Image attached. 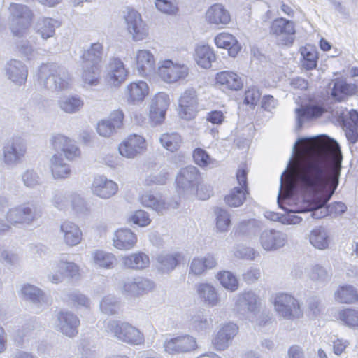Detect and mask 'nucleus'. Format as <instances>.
Here are the masks:
<instances>
[{
	"label": "nucleus",
	"instance_id": "24",
	"mask_svg": "<svg viewBox=\"0 0 358 358\" xmlns=\"http://www.w3.org/2000/svg\"><path fill=\"white\" fill-rule=\"evenodd\" d=\"M154 288V283L145 278H127L122 280L121 289L127 297H135L147 293Z\"/></svg>",
	"mask_w": 358,
	"mask_h": 358
},
{
	"label": "nucleus",
	"instance_id": "28",
	"mask_svg": "<svg viewBox=\"0 0 358 358\" xmlns=\"http://www.w3.org/2000/svg\"><path fill=\"white\" fill-rule=\"evenodd\" d=\"M124 114L122 110H117L110 113L106 120L100 121L97 124V132L103 137H109L123 124Z\"/></svg>",
	"mask_w": 358,
	"mask_h": 358
},
{
	"label": "nucleus",
	"instance_id": "2",
	"mask_svg": "<svg viewBox=\"0 0 358 358\" xmlns=\"http://www.w3.org/2000/svg\"><path fill=\"white\" fill-rule=\"evenodd\" d=\"M341 152L338 142L327 134L315 135V183L339 177Z\"/></svg>",
	"mask_w": 358,
	"mask_h": 358
},
{
	"label": "nucleus",
	"instance_id": "29",
	"mask_svg": "<svg viewBox=\"0 0 358 358\" xmlns=\"http://www.w3.org/2000/svg\"><path fill=\"white\" fill-rule=\"evenodd\" d=\"M6 76L17 85L25 83L28 74L27 66L20 61L11 59L5 65Z\"/></svg>",
	"mask_w": 358,
	"mask_h": 358
},
{
	"label": "nucleus",
	"instance_id": "38",
	"mask_svg": "<svg viewBox=\"0 0 358 358\" xmlns=\"http://www.w3.org/2000/svg\"><path fill=\"white\" fill-rule=\"evenodd\" d=\"M60 26V23L55 19L42 17L37 20L34 29L41 38L47 40L55 34V30Z\"/></svg>",
	"mask_w": 358,
	"mask_h": 358
},
{
	"label": "nucleus",
	"instance_id": "7",
	"mask_svg": "<svg viewBox=\"0 0 358 358\" xmlns=\"http://www.w3.org/2000/svg\"><path fill=\"white\" fill-rule=\"evenodd\" d=\"M10 29L13 34L23 37L29 32L34 19L32 10L26 5L11 3L8 8Z\"/></svg>",
	"mask_w": 358,
	"mask_h": 358
},
{
	"label": "nucleus",
	"instance_id": "64",
	"mask_svg": "<svg viewBox=\"0 0 358 358\" xmlns=\"http://www.w3.org/2000/svg\"><path fill=\"white\" fill-rule=\"evenodd\" d=\"M340 319L350 327L358 326V312L353 309H346L340 313Z\"/></svg>",
	"mask_w": 358,
	"mask_h": 358
},
{
	"label": "nucleus",
	"instance_id": "33",
	"mask_svg": "<svg viewBox=\"0 0 358 358\" xmlns=\"http://www.w3.org/2000/svg\"><path fill=\"white\" fill-rule=\"evenodd\" d=\"M217 264V258L212 254L192 259L189 264V275H200L207 270L214 268Z\"/></svg>",
	"mask_w": 358,
	"mask_h": 358
},
{
	"label": "nucleus",
	"instance_id": "48",
	"mask_svg": "<svg viewBox=\"0 0 358 358\" xmlns=\"http://www.w3.org/2000/svg\"><path fill=\"white\" fill-rule=\"evenodd\" d=\"M92 263L95 266L111 269L116 262L115 256L102 250H96L92 252Z\"/></svg>",
	"mask_w": 358,
	"mask_h": 358
},
{
	"label": "nucleus",
	"instance_id": "47",
	"mask_svg": "<svg viewBox=\"0 0 358 358\" xmlns=\"http://www.w3.org/2000/svg\"><path fill=\"white\" fill-rule=\"evenodd\" d=\"M124 266L129 268L141 270L148 267L149 257L143 252H136L122 258Z\"/></svg>",
	"mask_w": 358,
	"mask_h": 358
},
{
	"label": "nucleus",
	"instance_id": "9",
	"mask_svg": "<svg viewBox=\"0 0 358 358\" xmlns=\"http://www.w3.org/2000/svg\"><path fill=\"white\" fill-rule=\"evenodd\" d=\"M79 275L80 268L76 263L59 259L50 264L47 279L53 284H59L64 282L65 278L75 279Z\"/></svg>",
	"mask_w": 358,
	"mask_h": 358
},
{
	"label": "nucleus",
	"instance_id": "10",
	"mask_svg": "<svg viewBox=\"0 0 358 358\" xmlns=\"http://www.w3.org/2000/svg\"><path fill=\"white\" fill-rule=\"evenodd\" d=\"M2 152L3 162L6 166L14 167L22 162L27 152V143L20 136L13 137L3 145Z\"/></svg>",
	"mask_w": 358,
	"mask_h": 358
},
{
	"label": "nucleus",
	"instance_id": "42",
	"mask_svg": "<svg viewBox=\"0 0 358 358\" xmlns=\"http://www.w3.org/2000/svg\"><path fill=\"white\" fill-rule=\"evenodd\" d=\"M214 41L217 48L227 49L231 57H236L241 50L238 41L231 34L220 33L215 36Z\"/></svg>",
	"mask_w": 358,
	"mask_h": 358
},
{
	"label": "nucleus",
	"instance_id": "57",
	"mask_svg": "<svg viewBox=\"0 0 358 358\" xmlns=\"http://www.w3.org/2000/svg\"><path fill=\"white\" fill-rule=\"evenodd\" d=\"M220 284L227 289L234 292L238 288V281L236 277L230 271H224L217 274Z\"/></svg>",
	"mask_w": 358,
	"mask_h": 358
},
{
	"label": "nucleus",
	"instance_id": "15",
	"mask_svg": "<svg viewBox=\"0 0 358 358\" xmlns=\"http://www.w3.org/2000/svg\"><path fill=\"white\" fill-rule=\"evenodd\" d=\"M271 34L275 35L278 43L291 45L295 38V25L294 22L283 17L275 19L271 26Z\"/></svg>",
	"mask_w": 358,
	"mask_h": 358
},
{
	"label": "nucleus",
	"instance_id": "37",
	"mask_svg": "<svg viewBox=\"0 0 358 358\" xmlns=\"http://www.w3.org/2000/svg\"><path fill=\"white\" fill-rule=\"evenodd\" d=\"M128 71L123 62L118 58H113L110 61L109 71L106 80L114 86L119 85L126 80Z\"/></svg>",
	"mask_w": 358,
	"mask_h": 358
},
{
	"label": "nucleus",
	"instance_id": "61",
	"mask_svg": "<svg viewBox=\"0 0 358 358\" xmlns=\"http://www.w3.org/2000/svg\"><path fill=\"white\" fill-rule=\"evenodd\" d=\"M215 213L216 215L217 229L221 232L227 231L231 224L229 213L224 209L217 208L215 210Z\"/></svg>",
	"mask_w": 358,
	"mask_h": 358
},
{
	"label": "nucleus",
	"instance_id": "18",
	"mask_svg": "<svg viewBox=\"0 0 358 358\" xmlns=\"http://www.w3.org/2000/svg\"><path fill=\"white\" fill-rule=\"evenodd\" d=\"M37 216L34 205L22 204L10 208L6 215V222L15 224H31Z\"/></svg>",
	"mask_w": 358,
	"mask_h": 358
},
{
	"label": "nucleus",
	"instance_id": "55",
	"mask_svg": "<svg viewBox=\"0 0 358 358\" xmlns=\"http://www.w3.org/2000/svg\"><path fill=\"white\" fill-rule=\"evenodd\" d=\"M336 298L341 303H351L357 301L358 294L352 285H344L336 293Z\"/></svg>",
	"mask_w": 358,
	"mask_h": 358
},
{
	"label": "nucleus",
	"instance_id": "63",
	"mask_svg": "<svg viewBox=\"0 0 358 358\" xmlns=\"http://www.w3.org/2000/svg\"><path fill=\"white\" fill-rule=\"evenodd\" d=\"M156 8L167 15H174L178 11L176 0H155Z\"/></svg>",
	"mask_w": 358,
	"mask_h": 358
},
{
	"label": "nucleus",
	"instance_id": "43",
	"mask_svg": "<svg viewBox=\"0 0 358 358\" xmlns=\"http://www.w3.org/2000/svg\"><path fill=\"white\" fill-rule=\"evenodd\" d=\"M57 106L62 111L66 114H75L82 110L84 101L78 95H68L60 98L57 101Z\"/></svg>",
	"mask_w": 358,
	"mask_h": 358
},
{
	"label": "nucleus",
	"instance_id": "58",
	"mask_svg": "<svg viewBox=\"0 0 358 358\" xmlns=\"http://www.w3.org/2000/svg\"><path fill=\"white\" fill-rule=\"evenodd\" d=\"M261 227L259 221L252 219L245 220L238 224L237 227V232L246 236L255 234Z\"/></svg>",
	"mask_w": 358,
	"mask_h": 358
},
{
	"label": "nucleus",
	"instance_id": "30",
	"mask_svg": "<svg viewBox=\"0 0 358 358\" xmlns=\"http://www.w3.org/2000/svg\"><path fill=\"white\" fill-rule=\"evenodd\" d=\"M141 203L146 208H151L158 214L163 215L169 208H177L178 202H168L162 196L146 193L141 196Z\"/></svg>",
	"mask_w": 358,
	"mask_h": 358
},
{
	"label": "nucleus",
	"instance_id": "17",
	"mask_svg": "<svg viewBox=\"0 0 358 358\" xmlns=\"http://www.w3.org/2000/svg\"><path fill=\"white\" fill-rule=\"evenodd\" d=\"M287 241V235L285 233L274 229L263 230L259 237L260 245L264 250L268 252L280 250Z\"/></svg>",
	"mask_w": 358,
	"mask_h": 358
},
{
	"label": "nucleus",
	"instance_id": "39",
	"mask_svg": "<svg viewBox=\"0 0 358 358\" xmlns=\"http://www.w3.org/2000/svg\"><path fill=\"white\" fill-rule=\"evenodd\" d=\"M206 19L210 24L226 25L231 21L229 11L220 3L211 6L206 12Z\"/></svg>",
	"mask_w": 358,
	"mask_h": 358
},
{
	"label": "nucleus",
	"instance_id": "50",
	"mask_svg": "<svg viewBox=\"0 0 358 358\" xmlns=\"http://www.w3.org/2000/svg\"><path fill=\"white\" fill-rule=\"evenodd\" d=\"M103 55V47L100 43H94L84 51L82 58L83 64L89 65H97L101 62Z\"/></svg>",
	"mask_w": 358,
	"mask_h": 358
},
{
	"label": "nucleus",
	"instance_id": "32",
	"mask_svg": "<svg viewBox=\"0 0 358 358\" xmlns=\"http://www.w3.org/2000/svg\"><path fill=\"white\" fill-rule=\"evenodd\" d=\"M60 232L62 234L64 242L69 246L77 245L82 241V231L73 222L64 221L60 225Z\"/></svg>",
	"mask_w": 358,
	"mask_h": 358
},
{
	"label": "nucleus",
	"instance_id": "44",
	"mask_svg": "<svg viewBox=\"0 0 358 358\" xmlns=\"http://www.w3.org/2000/svg\"><path fill=\"white\" fill-rule=\"evenodd\" d=\"M356 92L355 85L348 83L342 80H337L334 83L331 95L335 100L341 101Z\"/></svg>",
	"mask_w": 358,
	"mask_h": 358
},
{
	"label": "nucleus",
	"instance_id": "22",
	"mask_svg": "<svg viewBox=\"0 0 358 358\" xmlns=\"http://www.w3.org/2000/svg\"><path fill=\"white\" fill-rule=\"evenodd\" d=\"M169 104V96L165 92H159L151 99L149 117L153 124H159L164 122Z\"/></svg>",
	"mask_w": 358,
	"mask_h": 358
},
{
	"label": "nucleus",
	"instance_id": "23",
	"mask_svg": "<svg viewBox=\"0 0 358 358\" xmlns=\"http://www.w3.org/2000/svg\"><path fill=\"white\" fill-rule=\"evenodd\" d=\"M146 149L145 138L137 134L129 135L118 147L119 153L124 157L134 159Z\"/></svg>",
	"mask_w": 358,
	"mask_h": 358
},
{
	"label": "nucleus",
	"instance_id": "35",
	"mask_svg": "<svg viewBox=\"0 0 358 358\" xmlns=\"http://www.w3.org/2000/svg\"><path fill=\"white\" fill-rule=\"evenodd\" d=\"M49 167L55 179H66L71 176L70 166L65 162L62 153H55L50 157Z\"/></svg>",
	"mask_w": 358,
	"mask_h": 358
},
{
	"label": "nucleus",
	"instance_id": "13",
	"mask_svg": "<svg viewBox=\"0 0 358 358\" xmlns=\"http://www.w3.org/2000/svg\"><path fill=\"white\" fill-rule=\"evenodd\" d=\"M123 17L127 29L134 41H142L148 36V28L137 10L131 7H127L123 10Z\"/></svg>",
	"mask_w": 358,
	"mask_h": 358
},
{
	"label": "nucleus",
	"instance_id": "56",
	"mask_svg": "<svg viewBox=\"0 0 358 358\" xmlns=\"http://www.w3.org/2000/svg\"><path fill=\"white\" fill-rule=\"evenodd\" d=\"M193 158L195 163L201 167H207L208 166H217V162L211 158L208 153L201 148H197L194 150Z\"/></svg>",
	"mask_w": 358,
	"mask_h": 358
},
{
	"label": "nucleus",
	"instance_id": "41",
	"mask_svg": "<svg viewBox=\"0 0 358 358\" xmlns=\"http://www.w3.org/2000/svg\"><path fill=\"white\" fill-rule=\"evenodd\" d=\"M199 299L208 307L219 306L220 298L216 289L209 283H201L197 287Z\"/></svg>",
	"mask_w": 358,
	"mask_h": 358
},
{
	"label": "nucleus",
	"instance_id": "59",
	"mask_svg": "<svg viewBox=\"0 0 358 358\" xmlns=\"http://www.w3.org/2000/svg\"><path fill=\"white\" fill-rule=\"evenodd\" d=\"M330 241L329 233L324 227L315 229V248L327 249L329 245Z\"/></svg>",
	"mask_w": 358,
	"mask_h": 358
},
{
	"label": "nucleus",
	"instance_id": "3",
	"mask_svg": "<svg viewBox=\"0 0 358 358\" xmlns=\"http://www.w3.org/2000/svg\"><path fill=\"white\" fill-rule=\"evenodd\" d=\"M338 185V177L318 180L315 183V219L327 216L337 217L343 214L347 206L337 201L327 205Z\"/></svg>",
	"mask_w": 358,
	"mask_h": 358
},
{
	"label": "nucleus",
	"instance_id": "62",
	"mask_svg": "<svg viewBox=\"0 0 358 358\" xmlns=\"http://www.w3.org/2000/svg\"><path fill=\"white\" fill-rule=\"evenodd\" d=\"M69 197L71 208L76 213L85 214L87 213L88 208L87 203L79 194L71 192Z\"/></svg>",
	"mask_w": 358,
	"mask_h": 358
},
{
	"label": "nucleus",
	"instance_id": "12",
	"mask_svg": "<svg viewBox=\"0 0 358 358\" xmlns=\"http://www.w3.org/2000/svg\"><path fill=\"white\" fill-rule=\"evenodd\" d=\"M199 104L196 90L193 87L186 89L178 99L179 117L185 120L194 119L197 115Z\"/></svg>",
	"mask_w": 358,
	"mask_h": 358
},
{
	"label": "nucleus",
	"instance_id": "26",
	"mask_svg": "<svg viewBox=\"0 0 358 358\" xmlns=\"http://www.w3.org/2000/svg\"><path fill=\"white\" fill-rule=\"evenodd\" d=\"M50 144L57 153H63L68 160L80 155V151L73 141L64 135H54L50 139Z\"/></svg>",
	"mask_w": 358,
	"mask_h": 358
},
{
	"label": "nucleus",
	"instance_id": "8",
	"mask_svg": "<svg viewBox=\"0 0 358 358\" xmlns=\"http://www.w3.org/2000/svg\"><path fill=\"white\" fill-rule=\"evenodd\" d=\"M157 74L164 83L174 84L187 79L189 74V67L172 59H164L158 64Z\"/></svg>",
	"mask_w": 358,
	"mask_h": 358
},
{
	"label": "nucleus",
	"instance_id": "45",
	"mask_svg": "<svg viewBox=\"0 0 358 358\" xmlns=\"http://www.w3.org/2000/svg\"><path fill=\"white\" fill-rule=\"evenodd\" d=\"M195 60L203 69H210L215 61L216 56L213 50L208 45H200L195 50Z\"/></svg>",
	"mask_w": 358,
	"mask_h": 358
},
{
	"label": "nucleus",
	"instance_id": "34",
	"mask_svg": "<svg viewBox=\"0 0 358 358\" xmlns=\"http://www.w3.org/2000/svg\"><path fill=\"white\" fill-rule=\"evenodd\" d=\"M136 69L139 75L148 76L155 70V59L152 53L148 50H140L136 55Z\"/></svg>",
	"mask_w": 358,
	"mask_h": 358
},
{
	"label": "nucleus",
	"instance_id": "25",
	"mask_svg": "<svg viewBox=\"0 0 358 358\" xmlns=\"http://www.w3.org/2000/svg\"><path fill=\"white\" fill-rule=\"evenodd\" d=\"M199 170L194 166L182 169L176 178L177 187L184 192L194 194L198 185Z\"/></svg>",
	"mask_w": 358,
	"mask_h": 358
},
{
	"label": "nucleus",
	"instance_id": "51",
	"mask_svg": "<svg viewBox=\"0 0 358 358\" xmlns=\"http://www.w3.org/2000/svg\"><path fill=\"white\" fill-rule=\"evenodd\" d=\"M82 79L85 84L96 86L99 83L100 67L97 65L83 64Z\"/></svg>",
	"mask_w": 358,
	"mask_h": 358
},
{
	"label": "nucleus",
	"instance_id": "49",
	"mask_svg": "<svg viewBox=\"0 0 358 358\" xmlns=\"http://www.w3.org/2000/svg\"><path fill=\"white\" fill-rule=\"evenodd\" d=\"M182 255L179 252L173 254H161L157 257V268L162 273L173 270L180 262Z\"/></svg>",
	"mask_w": 358,
	"mask_h": 358
},
{
	"label": "nucleus",
	"instance_id": "20",
	"mask_svg": "<svg viewBox=\"0 0 358 358\" xmlns=\"http://www.w3.org/2000/svg\"><path fill=\"white\" fill-rule=\"evenodd\" d=\"M238 333V327L236 324L229 322L221 324L212 340L214 348L220 351L227 350Z\"/></svg>",
	"mask_w": 358,
	"mask_h": 358
},
{
	"label": "nucleus",
	"instance_id": "31",
	"mask_svg": "<svg viewBox=\"0 0 358 358\" xmlns=\"http://www.w3.org/2000/svg\"><path fill=\"white\" fill-rule=\"evenodd\" d=\"M137 243V236L129 229H119L113 236V245L122 250L132 249Z\"/></svg>",
	"mask_w": 358,
	"mask_h": 358
},
{
	"label": "nucleus",
	"instance_id": "46",
	"mask_svg": "<svg viewBox=\"0 0 358 358\" xmlns=\"http://www.w3.org/2000/svg\"><path fill=\"white\" fill-rule=\"evenodd\" d=\"M21 294L24 299L30 301L38 308L47 303L44 292L34 285H24L21 289Z\"/></svg>",
	"mask_w": 358,
	"mask_h": 358
},
{
	"label": "nucleus",
	"instance_id": "54",
	"mask_svg": "<svg viewBox=\"0 0 358 358\" xmlns=\"http://www.w3.org/2000/svg\"><path fill=\"white\" fill-rule=\"evenodd\" d=\"M213 320L208 318L202 312L197 313L192 317L191 327L198 332H205L212 327Z\"/></svg>",
	"mask_w": 358,
	"mask_h": 358
},
{
	"label": "nucleus",
	"instance_id": "1",
	"mask_svg": "<svg viewBox=\"0 0 358 358\" xmlns=\"http://www.w3.org/2000/svg\"><path fill=\"white\" fill-rule=\"evenodd\" d=\"M293 161L291 176L287 183L282 184V178L287 168L280 176V190L278 203L282 206L283 201L286 204L295 205L294 209L287 210L282 223L296 224L303 220V217L296 215V213H310L313 217V137L299 138L292 147V155L289 164Z\"/></svg>",
	"mask_w": 358,
	"mask_h": 358
},
{
	"label": "nucleus",
	"instance_id": "53",
	"mask_svg": "<svg viewBox=\"0 0 358 358\" xmlns=\"http://www.w3.org/2000/svg\"><path fill=\"white\" fill-rule=\"evenodd\" d=\"M296 125L295 129L299 130L303 124L313 118V103L310 100L309 103L296 108Z\"/></svg>",
	"mask_w": 358,
	"mask_h": 358
},
{
	"label": "nucleus",
	"instance_id": "11",
	"mask_svg": "<svg viewBox=\"0 0 358 358\" xmlns=\"http://www.w3.org/2000/svg\"><path fill=\"white\" fill-rule=\"evenodd\" d=\"M278 316L287 320L299 318L301 315L300 304L297 299L285 293L277 294L273 301Z\"/></svg>",
	"mask_w": 358,
	"mask_h": 358
},
{
	"label": "nucleus",
	"instance_id": "40",
	"mask_svg": "<svg viewBox=\"0 0 358 358\" xmlns=\"http://www.w3.org/2000/svg\"><path fill=\"white\" fill-rule=\"evenodd\" d=\"M148 85L144 81L131 83L127 87L126 90L129 101L134 104L141 103L148 96Z\"/></svg>",
	"mask_w": 358,
	"mask_h": 358
},
{
	"label": "nucleus",
	"instance_id": "60",
	"mask_svg": "<svg viewBox=\"0 0 358 358\" xmlns=\"http://www.w3.org/2000/svg\"><path fill=\"white\" fill-rule=\"evenodd\" d=\"M101 310L107 315H114L119 309V302L114 296L104 297L100 303Z\"/></svg>",
	"mask_w": 358,
	"mask_h": 358
},
{
	"label": "nucleus",
	"instance_id": "14",
	"mask_svg": "<svg viewBox=\"0 0 358 358\" xmlns=\"http://www.w3.org/2000/svg\"><path fill=\"white\" fill-rule=\"evenodd\" d=\"M80 324V319L72 312L62 310L55 315V329L67 337L73 338L78 334Z\"/></svg>",
	"mask_w": 358,
	"mask_h": 358
},
{
	"label": "nucleus",
	"instance_id": "5",
	"mask_svg": "<svg viewBox=\"0 0 358 358\" xmlns=\"http://www.w3.org/2000/svg\"><path fill=\"white\" fill-rule=\"evenodd\" d=\"M38 78L40 85L51 90H64L71 82L68 71L55 63L44 64L39 68Z\"/></svg>",
	"mask_w": 358,
	"mask_h": 358
},
{
	"label": "nucleus",
	"instance_id": "21",
	"mask_svg": "<svg viewBox=\"0 0 358 358\" xmlns=\"http://www.w3.org/2000/svg\"><path fill=\"white\" fill-rule=\"evenodd\" d=\"M163 346L164 351L169 354L174 355L185 353L196 348V341L190 335H182L166 339Z\"/></svg>",
	"mask_w": 358,
	"mask_h": 358
},
{
	"label": "nucleus",
	"instance_id": "19",
	"mask_svg": "<svg viewBox=\"0 0 358 358\" xmlns=\"http://www.w3.org/2000/svg\"><path fill=\"white\" fill-rule=\"evenodd\" d=\"M259 304L260 299L254 292H244L235 296L234 310L241 315L255 314L259 311Z\"/></svg>",
	"mask_w": 358,
	"mask_h": 358
},
{
	"label": "nucleus",
	"instance_id": "4",
	"mask_svg": "<svg viewBox=\"0 0 358 358\" xmlns=\"http://www.w3.org/2000/svg\"><path fill=\"white\" fill-rule=\"evenodd\" d=\"M330 108L315 101V120L323 115L329 117L331 114L342 127L349 143L355 144L358 141V111L339 106L329 112Z\"/></svg>",
	"mask_w": 358,
	"mask_h": 358
},
{
	"label": "nucleus",
	"instance_id": "27",
	"mask_svg": "<svg viewBox=\"0 0 358 358\" xmlns=\"http://www.w3.org/2000/svg\"><path fill=\"white\" fill-rule=\"evenodd\" d=\"M118 190L116 182L103 176L94 177L92 184V193L103 199H108L114 196Z\"/></svg>",
	"mask_w": 358,
	"mask_h": 358
},
{
	"label": "nucleus",
	"instance_id": "52",
	"mask_svg": "<svg viewBox=\"0 0 358 358\" xmlns=\"http://www.w3.org/2000/svg\"><path fill=\"white\" fill-rule=\"evenodd\" d=\"M161 145L170 152L178 150L182 143L180 135L176 132L165 133L159 138Z\"/></svg>",
	"mask_w": 358,
	"mask_h": 358
},
{
	"label": "nucleus",
	"instance_id": "16",
	"mask_svg": "<svg viewBox=\"0 0 358 358\" xmlns=\"http://www.w3.org/2000/svg\"><path fill=\"white\" fill-rule=\"evenodd\" d=\"M248 172L243 169H239L236 173V179L239 187H236L229 194L225 196L224 201L230 207H239L246 200V196L248 194Z\"/></svg>",
	"mask_w": 358,
	"mask_h": 358
},
{
	"label": "nucleus",
	"instance_id": "6",
	"mask_svg": "<svg viewBox=\"0 0 358 358\" xmlns=\"http://www.w3.org/2000/svg\"><path fill=\"white\" fill-rule=\"evenodd\" d=\"M105 330L117 341L131 345H140L145 343L143 333L129 322L109 320L106 324Z\"/></svg>",
	"mask_w": 358,
	"mask_h": 358
},
{
	"label": "nucleus",
	"instance_id": "36",
	"mask_svg": "<svg viewBox=\"0 0 358 358\" xmlns=\"http://www.w3.org/2000/svg\"><path fill=\"white\" fill-rule=\"evenodd\" d=\"M216 84L224 89L233 91L241 90L243 85L241 78L233 71H223L217 73Z\"/></svg>",
	"mask_w": 358,
	"mask_h": 358
}]
</instances>
